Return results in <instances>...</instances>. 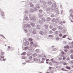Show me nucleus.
Listing matches in <instances>:
<instances>
[{
    "instance_id": "23",
    "label": "nucleus",
    "mask_w": 73,
    "mask_h": 73,
    "mask_svg": "<svg viewBox=\"0 0 73 73\" xmlns=\"http://www.w3.org/2000/svg\"><path fill=\"white\" fill-rule=\"evenodd\" d=\"M35 52H36V53H38L39 52H40V50H39L38 49H36L35 50Z\"/></svg>"
},
{
    "instance_id": "8",
    "label": "nucleus",
    "mask_w": 73,
    "mask_h": 73,
    "mask_svg": "<svg viewBox=\"0 0 73 73\" xmlns=\"http://www.w3.org/2000/svg\"><path fill=\"white\" fill-rule=\"evenodd\" d=\"M39 33L42 36H44V32L42 31H39Z\"/></svg>"
},
{
    "instance_id": "9",
    "label": "nucleus",
    "mask_w": 73,
    "mask_h": 73,
    "mask_svg": "<svg viewBox=\"0 0 73 73\" xmlns=\"http://www.w3.org/2000/svg\"><path fill=\"white\" fill-rule=\"evenodd\" d=\"M66 59V57H63V58H59V60H61L62 61V60H65Z\"/></svg>"
},
{
    "instance_id": "6",
    "label": "nucleus",
    "mask_w": 73,
    "mask_h": 73,
    "mask_svg": "<svg viewBox=\"0 0 73 73\" xmlns=\"http://www.w3.org/2000/svg\"><path fill=\"white\" fill-rule=\"evenodd\" d=\"M24 17L25 18V20H26L27 21H28V20L29 19L28 17H27V15H26V14L24 15Z\"/></svg>"
},
{
    "instance_id": "31",
    "label": "nucleus",
    "mask_w": 73,
    "mask_h": 73,
    "mask_svg": "<svg viewBox=\"0 0 73 73\" xmlns=\"http://www.w3.org/2000/svg\"><path fill=\"white\" fill-rule=\"evenodd\" d=\"M39 17L41 18L42 17V14L40 13L39 15Z\"/></svg>"
},
{
    "instance_id": "47",
    "label": "nucleus",
    "mask_w": 73,
    "mask_h": 73,
    "mask_svg": "<svg viewBox=\"0 0 73 73\" xmlns=\"http://www.w3.org/2000/svg\"><path fill=\"white\" fill-rule=\"evenodd\" d=\"M24 31L25 32V33H28V31L27 30V29H24Z\"/></svg>"
},
{
    "instance_id": "20",
    "label": "nucleus",
    "mask_w": 73,
    "mask_h": 73,
    "mask_svg": "<svg viewBox=\"0 0 73 73\" xmlns=\"http://www.w3.org/2000/svg\"><path fill=\"white\" fill-rule=\"evenodd\" d=\"M36 28L38 29H40V26L39 25H36Z\"/></svg>"
},
{
    "instance_id": "40",
    "label": "nucleus",
    "mask_w": 73,
    "mask_h": 73,
    "mask_svg": "<svg viewBox=\"0 0 73 73\" xmlns=\"http://www.w3.org/2000/svg\"><path fill=\"white\" fill-rule=\"evenodd\" d=\"M66 36H67V35H64V36H63L62 37V38H65V37H66Z\"/></svg>"
},
{
    "instance_id": "39",
    "label": "nucleus",
    "mask_w": 73,
    "mask_h": 73,
    "mask_svg": "<svg viewBox=\"0 0 73 73\" xmlns=\"http://www.w3.org/2000/svg\"><path fill=\"white\" fill-rule=\"evenodd\" d=\"M33 44V41H31L30 42V45H32Z\"/></svg>"
},
{
    "instance_id": "37",
    "label": "nucleus",
    "mask_w": 73,
    "mask_h": 73,
    "mask_svg": "<svg viewBox=\"0 0 73 73\" xmlns=\"http://www.w3.org/2000/svg\"><path fill=\"white\" fill-rule=\"evenodd\" d=\"M34 12H36V11H37V9L35 7L34 8Z\"/></svg>"
},
{
    "instance_id": "53",
    "label": "nucleus",
    "mask_w": 73,
    "mask_h": 73,
    "mask_svg": "<svg viewBox=\"0 0 73 73\" xmlns=\"http://www.w3.org/2000/svg\"><path fill=\"white\" fill-rule=\"evenodd\" d=\"M55 39L56 40H59V39H60V38H59V37H58L56 38Z\"/></svg>"
},
{
    "instance_id": "36",
    "label": "nucleus",
    "mask_w": 73,
    "mask_h": 73,
    "mask_svg": "<svg viewBox=\"0 0 73 73\" xmlns=\"http://www.w3.org/2000/svg\"><path fill=\"white\" fill-rule=\"evenodd\" d=\"M50 11V8H47L46 10V11Z\"/></svg>"
},
{
    "instance_id": "26",
    "label": "nucleus",
    "mask_w": 73,
    "mask_h": 73,
    "mask_svg": "<svg viewBox=\"0 0 73 73\" xmlns=\"http://www.w3.org/2000/svg\"><path fill=\"white\" fill-rule=\"evenodd\" d=\"M64 48H67V49H69V46L68 45L66 46H64Z\"/></svg>"
},
{
    "instance_id": "58",
    "label": "nucleus",
    "mask_w": 73,
    "mask_h": 73,
    "mask_svg": "<svg viewBox=\"0 0 73 73\" xmlns=\"http://www.w3.org/2000/svg\"><path fill=\"white\" fill-rule=\"evenodd\" d=\"M51 17H54V15L53 14H52L51 16Z\"/></svg>"
},
{
    "instance_id": "42",
    "label": "nucleus",
    "mask_w": 73,
    "mask_h": 73,
    "mask_svg": "<svg viewBox=\"0 0 73 73\" xmlns=\"http://www.w3.org/2000/svg\"><path fill=\"white\" fill-rule=\"evenodd\" d=\"M34 60L35 61H37L38 60V59H37V58H35L34 59Z\"/></svg>"
},
{
    "instance_id": "12",
    "label": "nucleus",
    "mask_w": 73,
    "mask_h": 73,
    "mask_svg": "<svg viewBox=\"0 0 73 73\" xmlns=\"http://www.w3.org/2000/svg\"><path fill=\"white\" fill-rule=\"evenodd\" d=\"M40 3H42V4L43 5H45L46 4V2L45 1H43V0H40Z\"/></svg>"
},
{
    "instance_id": "15",
    "label": "nucleus",
    "mask_w": 73,
    "mask_h": 73,
    "mask_svg": "<svg viewBox=\"0 0 73 73\" xmlns=\"http://www.w3.org/2000/svg\"><path fill=\"white\" fill-rule=\"evenodd\" d=\"M29 4L30 5V6L31 7H32V8H33V7H34V5L32 3H29Z\"/></svg>"
},
{
    "instance_id": "17",
    "label": "nucleus",
    "mask_w": 73,
    "mask_h": 73,
    "mask_svg": "<svg viewBox=\"0 0 73 73\" xmlns=\"http://www.w3.org/2000/svg\"><path fill=\"white\" fill-rule=\"evenodd\" d=\"M4 54H5V53L4 52H3V51L1 52V56H4Z\"/></svg>"
},
{
    "instance_id": "14",
    "label": "nucleus",
    "mask_w": 73,
    "mask_h": 73,
    "mask_svg": "<svg viewBox=\"0 0 73 73\" xmlns=\"http://www.w3.org/2000/svg\"><path fill=\"white\" fill-rule=\"evenodd\" d=\"M29 23L30 24V25H31L32 27H33L35 26V24L34 23L31 22H29Z\"/></svg>"
},
{
    "instance_id": "46",
    "label": "nucleus",
    "mask_w": 73,
    "mask_h": 73,
    "mask_svg": "<svg viewBox=\"0 0 73 73\" xmlns=\"http://www.w3.org/2000/svg\"><path fill=\"white\" fill-rule=\"evenodd\" d=\"M33 46L34 47H36L37 46V44H33Z\"/></svg>"
},
{
    "instance_id": "16",
    "label": "nucleus",
    "mask_w": 73,
    "mask_h": 73,
    "mask_svg": "<svg viewBox=\"0 0 73 73\" xmlns=\"http://www.w3.org/2000/svg\"><path fill=\"white\" fill-rule=\"evenodd\" d=\"M26 54H27L26 52H24L23 53L21 54V56H25Z\"/></svg>"
},
{
    "instance_id": "4",
    "label": "nucleus",
    "mask_w": 73,
    "mask_h": 73,
    "mask_svg": "<svg viewBox=\"0 0 73 73\" xmlns=\"http://www.w3.org/2000/svg\"><path fill=\"white\" fill-rule=\"evenodd\" d=\"M25 28H30L31 27V25L29 24H27L26 25H25L24 26Z\"/></svg>"
},
{
    "instance_id": "35",
    "label": "nucleus",
    "mask_w": 73,
    "mask_h": 73,
    "mask_svg": "<svg viewBox=\"0 0 73 73\" xmlns=\"http://www.w3.org/2000/svg\"><path fill=\"white\" fill-rule=\"evenodd\" d=\"M62 33H66V31H65V30H63L62 31Z\"/></svg>"
},
{
    "instance_id": "52",
    "label": "nucleus",
    "mask_w": 73,
    "mask_h": 73,
    "mask_svg": "<svg viewBox=\"0 0 73 73\" xmlns=\"http://www.w3.org/2000/svg\"><path fill=\"white\" fill-rule=\"evenodd\" d=\"M39 22L40 24H42V21H41V20H39Z\"/></svg>"
},
{
    "instance_id": "45",
    "label": "nucleus",
    "mask_w": 73,
    "mask_h": 73,
    "mask_svg": "<svg viewBox=\"0 0 73 73\" xmlns=\"http://www.w3.org/2000/svg\"><path fill=\"white\" fill-rule=\"evenodd\" d=\"M42 60L43 61H45V58H42Z\"/></svg>"
},
{
    "instance_id": "33",
    "label": "nucleus",
    "mask_w": 73,
    "mask_h": 73,
    "mask_svg": "<svg viewBox=\"0 0 73 73\" xmlns=\"http://www.w3.org/2000/svg\"><path fill=\"white\" fill-rule=\"evenodd\" d=\"M31 53H30V52H28L27 53V55L28 56H31Z\"/></svg>"
},
{
    "instance_id": "64",
    "label": "nucleus",
    "mask_w": 73,
    "mask_h": 73,
    "mask_svg": "<svg viewBox=\"0 0 73 73\" xmlns=\"http://www.w3.org/2000/svg\"><path fill=\"white\" fill-rule=\"evenodd\" d=\"M59 24H60L61 25H62V22L61 21V22H60Z\"/></svg>"
},
{
    "instance_id": "54",
    "label": "nucleus",
    "mask_w": 73,
    "mask_h": 73,
    "mask_svg": "<svg viewBox=\"0 0 73 73\" xmlns=\"http://www.w3.org/2000/svg\"><path fill=\"white\" fill-rule=\"evenodd\" d=\"M64 52H67L68 51V49L66 48H65L64 49Z\"/></svg>"
},
{
    "instance_id": "48",
    "label": "nucleus",
    "mask_w": 73,
    "mask_h": 73,
    "mask_svg": "<svg viewBox=\"0 0 73 73\" xmlns=\"http://www.w3.org/2000/svg\"><path fill=\"white\" fill-rule=\"evenodd\" d=\"M29 41H32L33 40V39H32V38H30L29 39Z\"/></svg>"
},
{
    "instance_id": "7",
    "label": "nucleus",
    "mask_w": 73,
    "mask_h": 73,
    "mask_svg": "<svg viewBox=\"0 0 73 73\" xmlns=\"http://www.w3.org/2000/svg\"><path fill=\"white\" fill-rule=\"evenodd\" d=\"M53 58H52L50 59V60L52 61V63H54L55 64H56L57 65H58V63L56 61H53Z\"/></svg>"
},
{
    "instance_id": "27",
    "label": "nucleus",
    "mask_w": 73,
    "mask_h": 73,
    "mask_svg": "<svg viewBox=\"0 0 73 73\" xmlns=\"http://www.w3.org/2000/svg\"><path fill=\"white\" fill-rule=\"evenodd\" d=\"M66 68L67 69H68L69 70H70L71 69L70 67H69L68 66H66Z\"/></svg>"
},
{
    "instance_id": "38",
    "label": "nucleus",
    "mask_w": 73,
    "mask_h": 73,
    "mask_svg": "<svg viewBox=\"0 0 73 73\" xmlns=\"http://www.w3.org/2000/svg\"><path fill=\"white\" fill-rule=\"evenodd\" d=\"M61 70H64V71H68V70H65V68H62L61 69Z\"/></svg>"
},
{
    "instance_id": "24",
    "label": "nucleus",
    "mask_w": 73,
    "mask_h": 73,
    "mask_svg": "<svg viewBox=\"0 0 73 73\" xmlns=\"http://www.w3.org/2000/svg\"><path fill=\"white\" fill-rule=\"evenodd\" d=\"M33 48L32 47V46H30L29 47L28 50H32Z\"/></svg>"
},
{
    "instance_id": "55",
    "label": "nucleus",
    "mask_w": 73,
    "mask_h": 73,
    "mask_svg": "<svg viewBox=\"0 0 73 73\" xmlns=\"http://www.w3.org/2000/svg\"><path fill=\"white\" fill-rule=\"evenodd\" d=\"M56 29L55 28H54L52 29V30L53 31H56Z\"/></svg>"
},
{
    "instance_id": "11",
    "label": "nucleus",
    "mask_w": 73,
    "mask_h": 73,
    "mask_svg": "<svg viewBox=\"0 0 73 73\" xmlns=\"http://www.w3.org/2000/svg\"><path fill=\"white\" fill-rule=\"evenodd\" d=\"M33 29L32 28V27H29V31L30 32H32L33 31Z\"/></svg>"
},
{
    "instance_id": "21",
    "label": "nucleus",
    "mask_w": 73,
    "mask_h": 73,
    "mask_svg": "<svg viewBox=\"0 0 73 73\" xmlns=\"http://www.w3.org/2000/svg\"><path fill=\"white\" fill-rule=\"evenodd\" d=\"M43 54H42L41 55H38V57H39V58H41L43 56Z\"/></svg>"
},
{
    "instance_id": "2",
    "label": "nucleus",
    "mask_w": 73,
    "mask_h": 73,
    "mask_svg": "<svg viewBox=\"0 0 73 73\" xmlns=\"http://www.w3.org/2000/svg\"><path fill=\"white\" fill-rule=\"evenodd\" d=\"M1 16L3 19L5 18V14L4 12L3 11H1L0 12Z\"/></svg>"
},
{
    "instance_id": "25",
    "label": "nucleus",
    "mask_w": 73,
    "mask_h": 73,
    "mask_svg": "<svg viewBox=\"0 0 73 73\" xmlns=\"http://www.w3.org/2000/svg\"><path fill=\"white\" fill-rule=\"evenodd\" d=\"M46 20L47 21H50V18L48 17L46 19Z\"/></svg>"
},
{
    "instance_id": "29",
    "label": "nucleus",
    "mask_w": 73,
    "mask_h": 73,
    "mask_svg": "<svg viewBox=\"0 0 73 73\" xmlns=\"http://www.w3.org/2000/svg\"><path fill=\"white\" fill-rule=\"evenodd\" d=\"M1 58H3V61H5V59L4 58H4V56H0Z\"/></svg>"
},
{
    "instance_id": "51",
    "label": "nucleus",
    "mask_w": 73,
    "mask_h": 73,
    "mask_svg": "<svg viewBox=\"0 0 73 73\" xmlns=\"http://www.w3.org/2000/svg\"><path fill=\"white\" fill-rule=\"evenodd\" d=\"M32 58H33L31 56H30L29 57V60H32Z\"/></svg>"
},
{
    "instance_id": "63",
    "label": "nucleus",
    "mask_w": 73,
    "mask_h": 73,
    "mask_svg": "<svg viewBox=\"0 0 73 73\" xmlns=\"http://www.w3.org/2000/svg\"><path fill=\"white\" fill-rule=\"evenodd\" d=\"M49 64L50 65L52 66V63H51V62H49Z\"/></svg>"
},
{
    "instance_id": "3",
    "label": "nucleus",
    "mask_w": 73,
    "mask_h": 73,
    "mask_svg": "<svg viewBox=\"0 0 73 73\" xmlns=\"http://www.w3.org/2000/svg\"><path fill=\"white\" fill-rule=\"evenodd\" d=\"M30 20L31 21H32L33 22H35V21H36V17H30Z\"/></svg>"
},
{
    "instance_id": "50",
    "label": "nucleus",
    "mask_w": 73,
    "mask_h": 73,
    "mask_svg": "<svg viewBox=\"0 0 73 73\" xmlns=\"http://www.w3.org/2000/svg\"><path fill=\"white\" fill-rule=\"evenodd\" d=\"M67 61H68V60H70V58H69V57H68L66 59Z\"/></svg>"
},
{
    "instance_id": "57",
    "label": "nucleus",
    "mask_w": 73,
    "mask_h": 73,
    "mask_svg": "<svg viewBox=\"0 0 73 73\" xmlns=\"http://www.w3.org/2000/svg\"><path fill=\"white\" fill-rule=\"evenodd\" d=\"M59 36L60 37H62V34L61 33L59 35Z\"/></svg>"
},
{
    "instance_id": "32",
    "label": "nucleus",
    "mask_w": 73,
    "mask_h": 73,
    "mask_svg": "<svg viewBox=\"0 0 73 73\" xmlns=\"http://www.w3.org/2000/svg\"><path fill=\"white\" fill-rule=\"evenodd\" d=\"M42 20L43 22H45V21H46L45 19L44 18H42Z\"/></svg>"
},
{
    "instance_id": "61",
    "label": "nucleus",
    "mask_w": 73,
    "mask_h": 73,
    "mask_svg": "<svg viewBox=\"0 0 73 73\" xmlns=\"http://www.w3.org/2000/svg\"><path fill=\"white\" fill-rule=\"evenodd\" d=\"M73 12V9H71L69 11V12Z\"/></svg>"
},
{
    "instance_id": "10",
    "label": "nucleus",
    "mask_w": 73,
    "mask_h": 73,
    "mask_svg": "<svg viewBox=\"0 0 73 73\" xmlns=\"http://www.w3.org/2000/svg\"><path fill=\"white\" fill-rule=\"evenodd\" d=\"M35 7L36 8L40 9V5L39 3H38L36 5Z\"/></svg>"
},
{
    "instance_id": "60",
    "label": "nucleus",
    "mask_w": 73,
    "mask_h": 73,
    "mask_svg": "<svg viewBox=\"0 0 73 73\" xmlns=\"http://www.w3.org/2000/svg\"><path fill=\"white\" fill-rule=\"evenodd\" d=\"M22 59H25V56H22Z\"/></svg>"
},
{
    "instance_id": "49",
    "label": "nucleus",
    "mask_w": 73,
    "mask_h": 73,
    "mask_svg": "<svg viewBox=\"0 0 73 73\" xmlns=\"http://www.w3.org/2000/svg\"><path fill=\"white\" fill-rule=\"evenodd\" d=\"M62 64L64 65H67V64L65 62H62Z\"/></svg>"
},
{
    "instance_id": "22",
    "label": "nucleus",
    "mask_w": 73,
    "mask_h": 73,
    "mask_svg": "<svg viewBox=\"0 0 73 73\" xmlns=\"http://www.w3.org/2000/svg\"><path fill=\"white\" fill-rule=\"evenodd\" d=\"M37 56V54L36 53H35L33 54V57H36Z\"/></svg>"
},
{
    "instance_id": "62",
    "label": "nucleus",
    "mask_w": 73,
    "mask_h": 73,
    "mask_svg": "<svg viewBox=\"0 0 73 73\" xmlns=\"http://www.w3.org/2000/svg\"><path fill=\"white\" fill-rule=\"evenodd\" d=\"M28 48H29V46H27L25 48V49H27Z\"/></svg>"
},
{
    "instance_id": "18",
    "label": "nucleus",
    "mask_w": 73,
    "mask_h": 73,
    "mask_svg": "<svg viewBox=\"0 0 73 73\" xmlns=\"http://www.w3.org/2000/svg\"><path fill=\"white\" fill-rule=\"evenodd\" d=\"M44 27L46 29H48V25H44Z\"/></svg>"
},
{
    "instance_id": "43",
    "label": "nucleus",
    "mask_w": 73,
    "mask_h": 73,
    "mask_svg": "<svg viewBox=\"0 0 73 73\" xmlns=\"http://www.w3.org/2000/svg\"><path fill=\"white\" fill-rule=\"evenodd\" d=\"M54 33H55V34H57V35L58 34V31H56Z\"/></svg>"
},
{
    "instance_id": "59",
    "label": "nucleus",
    "mask_w": 73,
    "mask_h": 73,
    "mask_svg": "<svg viewBox=\"0 0 73 73\" xmlns=\"http://www.w3.org/2000/svg\"><path fill=\"white\" fill-rule=\"evenodd\" d=\"M48 37H53V35H48Z\"/></svg>"
},
{
    "instance_id": "28",
    "label": "nucleus",
    "mask_w": 73,
    "mask_h": 73,
    "mask_svg": "<svg viewBox=\"0 0 73 73\" xmlns=\"http://www.w3.org/2000/svg\"><path fill=\"white\" fill-rule=\"evenodd\" d=\"M58 28H59V29H60V30L63 29V27H58Z\"/></svg>"
},
{
    "instance_id": "1",
    "label": "nucleus",
    "mask_w": 73,
    "mask_h": 73,
    "mask_svg": "<svg viewBox=\"0 0 73 73\" xmlns=\"http://www.w3.org/2000/svg\"><path fill=\"white\" fill-rule=\"evenodd\" d=\"M51 9L52 11H54L57 14H59L60 13V12L59 11V10H58V7L57 6L56 3H53L51 7Z\"/></svg>"
},
{
    "instance_id": "5",
    "label": "nucleus",
    "mask_w": 73,
    "mask_h": 73,
    "mask_svg": "<svg viewBox=\"0 0 73 73\" xmlns=\"http://www.w3.org/2000/svg\"><path fill=\"white\" fill-rule=\"evenodd\" d=\"M23 42H24V44L25 46H27V45H28L29 44V42L28 41H26L24 42V40Z\"/></svg>"
},
{
    "instance_id": "44",
    "label": "nucleus",
    "mask_w": 73,
    "mask_h": 73,
    "mask_svg": "<svg viewBox=\"0 0 73 73\" xmlns=\"http://www.w3.org/2000/svg\"><path fill=\"white\" fill-rule=\"evenodd\" d=\"M70 58L71 59H73V54H71L70 55Z\"/></svg>"
},
{
    "instance_id": "34",
    "label": "nucleus",
    "mask_w": 73,
    "mask_h": 73,
    "mask_svg": "<svg viewBox=\"0 0 73 73\" xmlns=\"http://www.w3.org/2000/svg\"><path fill=\"white\" fill-rule=\"evenodd\" d=\"M48 3L49 5H51L52 4V1H49L48 2Z\"/></svg>"
},
{
    "instance_id": "19",
    "label": "nucleus",
    "mask_w": 73,
    "mask_h": 73,
    "mask_svg": "<svg viewBox=\"0 0 73 73\" xmlns=\"http://www.w3.org/2000/svg\"><path fill=\"white\" fill-rule=\"evenodd\" d=\"M30 11L31 13H33V12H35V11H34V10L32 9H31Z\"/></svg>"
},
{
    "instance_id": "41",
    "label": "nucleus",
    "mask_w": 73,
    "mask_h": 73,
    "mask_svg": "<svg viewBox=\"0 0 73 73\" xmlns=\"http://www.w3.org/2000/svg\"><path fill=\"white\" fill-rule=\"evenodd\" d=\"M39 12L40 13H42V10L41 9H40L39 10Z\"/></svg>"
},
{
    "instance_id": "13",
    "label": "nucleus",
    "mask_w": 73,
    "mask_h": 73,
    "mask_svg": "<svg viewBox=\"0 0 73 73\" xmlns=\"http://www.w3.org/2000/svg\"><path fill=\"white\" fill-rule=\"evenodd\" d=\"M33 31H32L31 33L33 34V35H34V34H36V31L35 30H34V29H33Z\"/></svg>"
},
{
    "instance_id": "56",
    "label": "nucleus",
    "mask_w": 73,
    "mask_h": 73,
    "mask_svg": "<svg viewBox=\"0 0 73 73\" xmlns=\"http://www.w3.org/2000/svg\"><path fill=\"white\" fill-rule=\"evenodd\" d=\"M49 33L50 34H52L53 33V32L52 31H49Z\"/></svg>"
},
{
    "instance_id": "30",
    "label": "nucleus",
    "mask_w": 73,
    "mask_h": 73,
    "mask_svg": "<svg viewBox=\"0 0 73 73\" xmlns=\"http://www.w3.org/2000/svg\"><path fill=\"white\" fill-rule=\"evenodd\" d=\"M28 12H29L28 10H26L25 11V15H27V14H28Z\"/></svg>"
}]
</instances>
